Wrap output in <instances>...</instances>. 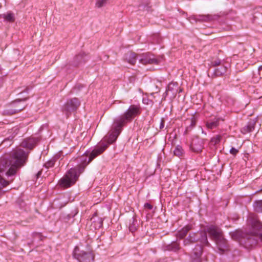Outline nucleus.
<instances>
[{
  "label": "nucleus",
  "mask_w": 262,
  "mask_h": 262,
  "mask_svg": "<svg viewBox=\"0 0 262 262\" xmlns=\"http://www.w3.org/2000/svg\"><path fill=\"white\" fill-rule=\"evenodd\" d=\"M27 155L21 149L13 150L9 158H5L0 162V196L3 193L2 188L10 182L5 180L4 176H11L15 174L17 169L24 165Z\"/></svg>",
  "instance_id": "obj_1"
},
{
  "label": "nucleus",
  "mask_w": 262,
  "mask_h": 262,
  "mask_svg": "<svg viewBox=\"0 0 262 262\" xmlns=\"http://www.w3.org/2000/svg\"><path fill=\"white\" fill-rule=\"evenodd\" d=\"M86 164L78 168H71L59 181L60 186L65 188H68L75 184L77 180L79 174L83 171Z\"/></svg>",
  "instance_id": "obj_2"
},
{
  "label": "nucleus",
  "mask_w": 262,
  "mask_h": 262,
  "mask_svg": "<svg viewBox=\"0 0 262 262\" xmlns=\"http://www.w3.org/2000/svg\"><path fill=\"white\" fill-rule=\"evenodd\" d=\"M140 107L135 105H131L124 113L116 118L115 121L118 126H123L140 114Z\"/></svg>",
  "instance_id": "obj_3"
},
{
  "label": "nucleus",
  "mask_w": 262,
  "mask_h": 262,
  "mask_svg": "<svg viewBox=\"0 0 262 262\" xmlns=\"http://www.w3.org/2000/svg\"><path fill=\"white\" fill-rule=\"evenodd\" d=\"M207 230L210 236L215 241L219 249L221 250H224L226 241L223 237L221 230L214 226L209 227Z\"/></svg>",
  "instance_id": "obj_4"
},
{
  "label": "nucleus",
  "mask_w": 262,
  "mask_h": 262,
  "mask_svg": "<svg viewBox=\"0 0 262 262\" xmlns=\"http://www.w3.org/2000/svg\"><path fill=\"white\" fill-rule=\"evenodd\" d=\"M122 127V126H118L117 123L115 122V121L114 120L113 129L110 132L107 136H106L104 138L102 142H103L104 144H107L108 146L110 144L115 141L120 133Z\"/></svg>",
  "instance_id": "obj_5"
},
{
  "label": "nucleus",
  "mask_w": 262,
  "mask_h": 262,
  "mask_svg": "<svg viewBox=\"0 0 262 262\" xmlns=\"http://www.w3.org/2000/svg\"><path fill=\"white\" fill-rule=\"evenodd\" d=\"M74 255L79 262H92L94 258L93 254L91 252L80 251L77 247L74 249Z\"/></svg>",
  "instance_id": "obj_6"
},
{
  "label": "nucleus",
  "mask_w": 262,
  "mask_h": 262,
  "mask_svg": "<svg viewBox=\"0 0 262 262\" xmlns=\"http://www.w3.org/2000/svg\"><path fill=\"white\" fill-rule=\"evenodd\" d=\"M249 222L252 228V230L250 232V236H252L254 237V240L255 241V243L257 239H255V238L257 237V236H258L262 241V233H260L262 231V225L256 219H254V217L253 220H250Z\"/></svg>",
  "instance_id": "obj_7"
},
{
  "label": "nucleus",
  "mask_w": 262,
  "mask_h": 262,
  "mask_svg": "<svg viewBox=\"0 0 262 262\" xmlns=\"http://www.w3.org/2000/svg\"><path fill=\"white\" fill-rule=\"evenodd\" d=\"M26 99L16 100L12 102L10 104V108L7 110V113L9 114H14L23 110L25 108V105L22 102L25 101Z\"/></svg>",
  "instance_id": "obj_8"
},
{
  "label": "nucleus",
  "mask_w": 262,
  "mask_h": 262,
  "mask_svg": "<svg viewBox=\"0 0 262 262\" xmlns=\"http://www.w3.org/2000/svg\"><path fill=\"white\" fill-rule=\"evenodd\" d=\"M107 147V144L102 142L99 146H96L90 154L88 163L91 162L94 158L101 154Z\"/></svg>",
  "instance_id": "obj_9"
},
{
  "label": "nucleus",
  "mask_w": 262,
  "mask_h": 262,
  "mask_svg": "<svg viewBox=\"0 0 262 262\" xmlns=\"http://www.w3.org/2000/svg\"><path fill=\"white\" fill-rule=\"evenodd\" d=\"M79 105V102L78 100L76 98H74L66 103L63 107V111L65 113L68 114L74 111Z\"/></svg>",
  "instance_id": "obj_10"
},
{
  "label": "nucleus",
  "mask_w": 262,
  "mask_h": 262,
  "mask_svg": "<svg viewBox=\"0 0 262 262\" xmlns=\"http://www.w3.org/2000/svg\"><path fill=\"white\" fill-rule=\"evenodd\" d=\"M198 240V239H196L191 235H190L188 238L184 240V243L185 245H187L190 244L191 243H193ZM199 240H200L201 242L204 245H207L209 244V243L207 240V235L205 232L202 233L201 238L199 239Z\"/></svg>",
  "instance_id": "obj_11"
},
{
  "label": "nucleus",
  "mask_w": 262,
  "mask_h": 262,
  "mask_svg": "<svg viewBox=\"0 0 262 262\" xmlns=\"http://www.w3.org/2000/svg\"><path fill=\"white\" fill-rule=\"evenodd\" d=\"M139 60L143 64L158 63L157 59L151 57L150 55L147 54L143 55L139 58Z\"/></svg>",
  "instance_id": "obj_12"
},
{
  "label": "nucleus",
  "mask_w": 262,
  "mask_h": 262,
  "mask_svg": "<svg viewBox=\"0 0 262 262\" xmlns=\"http://www.w3.org/2000/svg\"><path fill=\"white\" fill-rule=\"evenodd\" d=\"M181 91L180 88L178 86V83H170L168 84L167 90V95L175 96L178 92Z\"/></svg>",
  "instance_id": "obj_13"
},
{
  "label": "nucleus",
  "mask_w": 262,
  "mask_h": 262,
  "mask_svg": "<svg viewBox=\"0 0 262 262\" xmlns=\"http://www.w3.org/2000/svg\"><path fill=\"white\" fill-rule=\"evenodd\" d=\"M190 147L193 151L199 152L202 151L203 148V141L199 139H193L190 145Z\"/></svg>",
  "instance_id": "obj_14"
},
{
  "label": "nucleus",
  "mask_w": 262,
  "mask_h": 262,
  "mask_svg": "<svg viewBox=\"0 0 262 262\" xmlns=\"http://www.w3.org/2000/svg\"><path fill=\"white\" fill-rule=\"evenodd\" d=\"M36 141L37 140L35 138H27L22 142L21 143V146L23 147L31 149L34 147L35 143H36Z\"/></svg>",
  "instance_id": "obj_15"
},
{
  "label": "nucleus",
  "mask_w": 262,
  "mask_h": 262,
  "mask_svg": "<svg viewBox=\"0 0 262 262\" xmlns=\"http://www.w3.org/2000/svg\"><path fill=\"white\" fill-rule=\"evenodd\" d=\"M220 121V118H214L213 119L209 120L206 122V126L209 129L215 128L219 126Z\"/></svg>",
  "instance_id": "obj_16"
},
{
  "label": "nucleus",
  "mask_w": 262,
  "mask_h": 262,
  "mask_svg": "<svg viewBox=\"0 0 262 262\" xmlns=\"http://www.w3.org/2000/svg\"><path fill=\"white\" fill-rule=\"evenodd\" d=\"M255 124L254 120L250 121L247 125L242 128L241 130L242 133L245 134L251 132L254 128Z\"/></svg>",
  "instance_id": "obj_17"
},
{
  "label": "nucleus",
  "mask_w": 262,
  "mask_h": 262,
  "mask_svg": "<svg viewBox=\"0 0 262 262\" xmlns=\"http://www.w3.org/2000/svg\"><path fill=\"white\" fill-rule=\"evenodd\" d=\"M125 59L131 64H134L137 59V55L135 53H128L125 55Z\"/></svg>",
  "instance_id": "obj_18"
},
{
  "label": "nucleus",
  "mask_w": 262,
  "mask_h": 262,
  "mask_svg": "<svg viewBox=\"0 0 262 262\" xmlns=\"http://www.w3.org/2000/svg\"><path fill=\"white\" fill-rule=\"evenodd\" d=\"M192 18L196 21H208L212 19V17L209 15H200L199 16H195L192 17Z\"/></svg>",
  "instance_id": "obj_19"
},
{
  "label": "nucleus",
  "mask_w": 262,
  "mask_h": 262,
  "mask_svg": "<svg viewBox=\"0 0 262 262\" xmlns=\"http://www.w3.org/2000/svg\"><path fill=\"white\" fill-rule=\"evenodd\" d=\"M240 236H241L242 238H246L247 239L250 238V235H248L247 233H243L239 231H237L232 234V238L236 240L238 239Z\"/></svg>",
  "instance_id": "obj_20"
},
{
  "label": "nucleus",
  "mask_w": 262,
  "mask_h": 262,
  "mask_svg": "<svg viewBox=\"0 0 262 262\" xmlns=\"http://www.w3.org/2000/svg\"><path fill=\"white\" fill-rule=\"evenodd\" d=\"M191 229V226L187 225L178 232L177 235L180 238H182L186 236L187 232Z\"/></svg>",
  "instance_id": "obj_21"
},
{
  "label": "nucleus",
  "mask_w": 262,
  "mask_h": 262,
  "mask_svg": "<svg viewBox=\"0 0 262 262\" xmlns=\"http://www.w3.org/2000/svg\"><path fill=\"white\" fill-rule=\"evenodd\" d=\"M91 221L95 223L94 226L95 228H99L101 227L102 225V220L101 219H97L96 213L92 217Z\"/></svg>",
  "instance_id": "obj_22"
},
{
  "label": "nucleus",
  "mask_w": 262,
  "mask_h": 262,
  "mask_svg": "<svg viewBox=\"0 0 262 262\" xmlns=\"http://www.w3.org/2000/svg\"><path fill=\"white\" fill-rule=\"evenodd\" d=\"M2 17L5 20L9 22H14L15 20L14 14L11 12H9L6 14H3Z\"/></svg>",
  "instance_id": "obj_23"
},
{
  "label": "nucleus",
  "mask_w": 262,
  "mask_h": 262,
  "mask_svg": "<svg viewBox=\"0 0 262 262\" xmlns=\"http://www.w3.org/2000/svg\"><path fill=\"white\" fill-rule=\"evenodd\" d=\"M174 155L178 157H183L184 154V151L182 147L180 145H177L173 150Z\"/></svg>",
  "instance_id": "obj_24"
},
{
  "label": "nucleus",
  "mask_w": 262,
  "mask_h": 262,
  "mask_svg": "<svg viewBox=\"0 0 262 262\" xmlns=\"http://www.w3.org/2000/svg\"><path fill=\"white\" fill-rule=\"evenodd\" d=\"M85 56V55L83 53H81L76 56L74 58V61L76 64H78L81 62H84L85 61L84 59Z\"/></svg>",
  "instance_id": "obj_25"
},
{
  "label": "nucleus",
  "mask_w": 262,
  "mask_h": 262,
  "mask_svg": "<svg viewBox=\"0 0 262 262\" xmlns=\"http://www.w3.org/2000/svg\"><path fill=\"white\" fill-rule=\"evenodd\" d=\"M193 253H194L195 258L200 257L202 253V246H196L195 247V248L194 249Z\"/></svg>",
  "instance_id": "obj_26"
},
{
  "label": "nucleus",
  "mask_w": 262,
  "mask_h": 262,
  "mask_svg": "<svg viewBox=\"0 0 262 262\" xmlns=\"http://www.w3.org/2000/svg\"><path fill=\"white\" fill-rule=\"evenodd\" d=\"M254 209L257 212L262 211V200L255 202L254 204Z\"/></svg>",
  "instance_id": "obj_27"
},
{
  "label": "nucleus",
  "mask_w": 262,
  "mask_h": 262,
  "mask_svg": "<svg viewBox=\"0 0 262 262\" xmlns=\"http://www.w3.org/2000/svg\"><path fill=\"white\" fill-rule=\"evenodd\" d=\"M221 138L222 137L220 135H217L211 139L210 142L212 145H215L220 142Z\"/></svg>",
  "instance_id": "obj_28"
},
{
  "label": "nucleus",
  "mask_w": 262,
  "mask_h": 262,
  "mask_svg": "<svg viewBox=\"0 0 262 262\" xmlns=\"http://www.w3.org/2000/svg\"><path fill=\"white\" fill-rule=\"evenodd\" d=\"M226 71V68L225 67H222L215 70V74L217 76L224 74Z\"/></svg>",
  "instance_id": "obj_29"
},
{
  "label": "nucleus",
  "mask_w": 262,
  "mask_h": 262,
  "mask_svg": "<svg viewBox=\"0 0 262 262\" xmlns=\"http://www.w3.org/2000/svg\"><path fill=\"white\" fill-rule=\"evenodd\" d=\"M108 0H97L95 6L98 8H100L104 6L107 3Z\"/></svg>",
  "instance_id": "obj_30"
},
{
  "label": "nucleus",
  "mask_w": 262,
  "mask_h": 262,
  "mask_svg": "<svg viewBox=\"0 0 262 262\" xmlns=\"http://www.w3.org/2000/svg\"><path fill=\"white\" fill-rule=\"evenodd\" d=\"M55 162V158H52L49 160L48 162H47L44 165L47 168H49L50 167H53L54 165Z\"/></svg>",
  "instance_id": "obj_31"
},
{
  "label": "nucleus",
  "mask_w": 262,
  "mask_h": 262,
  "mask_svg": "<svg viewBox=\"0 0 262 262\" xmlns=\"http://www.w3.org/2000/svg\"><path fill=\"white\" fill-rule=\"evenodd\" d=\"M238 152V149L235 148L234 147H232L230 150V153L233 155H236Z\"/></svg>",
  "instance_id": "obj_32"
},
{
  "label": "nucleus",
  "mask_w": 262,
  "mask_h": 262,
  "mask_svg": "<svg viewBox=\"0 0 262 262\" xmlns=\"http://www.w3.org/2000/svg\"><path fill=\"white\" fill-rule=\"evenodd\" d=\"M172 249L171 250L176 251L179 249V246L177 243H173L172 244Z\"/></svg>",
  "instance_id": "obj_33"
},
{
  "label": "nucleus",
  "mask_w": 262,
  "mask_h": 262,
  "mask_svg": "<svg viewBox=\"0 0 262 262\" xmlns=\"http://www.w3.org/2000/svg\"><path fill=\"white\" fill-rule=\"evenodd\" d=\"M144 207L145 208H147L149 210H151L152 208V205L149 203H145L144 205Z\"/></svg>",
  "instance_id": "obj_34"
},
{
  "label": "nucleus",
  "mask_w": 262,
  "mask_h": 262,
  "mask_svg": "<svg viewBox=\"0 0 262 262\" xmlns=\"http://www.w3.org/2000/svg\"><path fill=\"white\" fill-rule=\"evenodd\" d=\"M164 121H163V120H161L160 128H162L164 127Z\"/></svg>",
  "instance_id": "obj_35"
},
{
  "label": "nucleus",
  "mask_w": 262,
  "mask_h": 262,
  "mask_svg": "<svg viewBox=\"0 0 262 262\" xmlns=\"http://www.w3.org/2000/svg\"><path fill=\"white\" fill-rule=\"evenodd\" d=\"M129 230L131 231L132 232L135 230V227L132 226H129Z\"/></svg>",
  "instance_id": "obj_36"
},
{
  "label": "nucleus",
  "mask_w": 262,
  "mask_h": 262,
  "mask_svg": "<svg viewBox=\"0 0 262 262\" xmlns=\"http://www.w3.org/2000/svg\"><path fill=\"white\" fill-rule=\"evenodd\" d=\"M220 64V61H215L213 62V64L214 66H218Z\"/></svg>",
  "instance_id": "obj_37"
},
{
  "label": "nucleus",
  "mask_w": 262,
  "mask_h": 262,
  "mask_svg": "<svg viewBox=\"0 0 262 262\" xmlns=\"http://www.w3.org/2000/svg\"><path fill=\"white\" fill-rule=\"evenodd\" d=\"M195 125V121L194 120H191V125L192 126H194Z\"/></svg>",
  "instance_id": "obj_38"
},
{
  "label": "nucleus",
  "mask_w": 262,
  "mask_h": 262,
  "mask_svg": "<svg viewBox=\"0 0 262 262\" xmlns=\"http://www.w3.org/2000/svg\"><path fill=\"white\" fill-rule=\"evenodd\" d=\"M41 171H39V172L37 173V177H39V176H40V175L41 174Z\"/></svg>",
  "instance_id": "obj_39"
},
{
  "label": "nucleus",
  "mask_w": 262,
  "mask_h": 262,
  "mask_svg": "<svg viewBox=\"0 0 262 262\" xmlns=\"http://www.w3.org/2000/svg\"><path fill=\"white\" fill-rule=\"evenodd\" d=\"M85 154H86V155L88 156L89 154L88 152H85Z\"/></svg>",
  "instance_id": "obj_40"
}]
</instances>
